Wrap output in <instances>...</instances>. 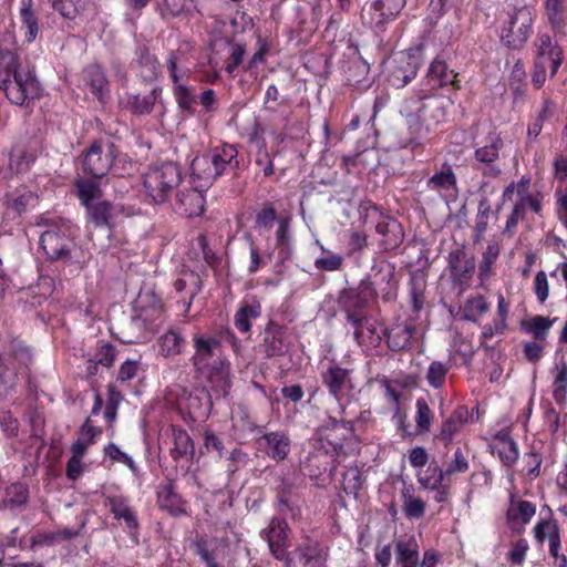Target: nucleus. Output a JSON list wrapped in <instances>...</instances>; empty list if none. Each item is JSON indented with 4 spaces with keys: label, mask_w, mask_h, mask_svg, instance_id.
<instances>
[{
    "label": "nucleus",
    "mask_w": 567,
    "mask_h": 567,
    "mask_svg": "<svg viewBox=\"0 0 567 567\" xmlns=\"http://www.w3.org/2000/svg\"><path fill=\"white\" fill-rule=\"evenodd\" d=\"M395 266L388 260L375 262L368 278L360 284L370 290L371 297H381L383 301L391 302L398 295V281L395 280Z\"/></svg>",
    "instance_id": "9"
},
{
    "label": "nucleus",
    "mask_w": 567,
    "mask_h": 567,
    "mask_svg": "<svg viewBox=\"0 0 567 567\" xmlns=\"http://www.w3.org/2000/svg\"><path fill=\"white\" fill-rule=\"evenodd\" d=\"M173 96L179 110L188 115L195 114L197 103L196 90L187 82L172 85Z\"/></svg>",
    "instance_id": "38"
},
{
    "label": "nucleus",
    "mask_w": 567,
    "mask_h": 567,
    "mask_svg": "<svg viewBox=\"0 0 567 567\" xmlns=\"http://www.w3.org/2000/svg\"><path fill=\"white\" fill-rule=\"evenodd\" d=\"M534 537L539 545H543L545 539H551L554 536H559L557 524L550 518H542L533 528Z\"/></svg>",
    "instance_id": "58"
},
{
    "label": "nucleus",
    "mask_w": 567,
    "mask_h": 567,
    "mask_svg": "<svg viewBox=\"0 0 567 567\" xmlns=\"http://www.w3.org/2000/svg\"><path fill=\"white\" fill-rule=\"evenodd\" d=\"M556 321V318L549 319L543 316H535L530 318L527 322H524V330L532 334L536 340H545L548 336L549 329L553 323Z\"/></svg>",
    "instance_id": "50"
},
{
    "label": "nucleus",
    "mask_w": 567,
    "mask_h": 567,
    "mask_svg": "<svg viewBox=\"0 0 567 567\" xmlns=\"http://www.w3.org/2000/svg\"><path fill=\"white\" fill-rule=\"evenodd\" d=\"M470 416L466 406H457L451 415L442 423L439 439L445 444H450L454 436L463 429Z\"/></svg>",
    "instance_id": "31"
},
{
    "label": "nucleus",
    "mask_w": 567,
    "mask_h": 567,
    "mask_svg": "<svg viewBox=\"0 0 567 567\" xmlns=\"http://www.w3.org/2000/svg\"><path fill=\"white\" fill-rule=\"evenodd\" d=\"M429 94L423 97V93L417 99L406 100L401 109L403 114L411 126L413 122L422 121L425 123L426 131L443 123L446 120V105L443 100L435 99Z\"/></svg>",
    "instance_id": "7"
},
{
    "label": "nucleus",
    "mask_w": 567,
    "mask_h": 567,
    "mask_svg": "<svg viewBox=\"0 0 567 567\" xmlns=\"http://www.w3.org/2000/svg\"><path fill=\"white\" fill-rule=\"evenodd\" d=\"M535 56L532 82L540 89L546 82L547 72L555 76L564 60L563 49L547 33H539L534 41Z\"/></svg>",
    "instance_id": "6"
},
{
    "label": "nucleus",
    "mask_w": 567,
    "mask_h": 567,
    "mask_svg": "<svg viewBox=\"0 0 567 567\" xmlns=\"http://www.w3.org/2000/svg\"><path fill=\"white\" fill-rule=\"evenodd\" d=\"M511 215L507 218L505 230L512 231L519 220L526 216L527 209L533 210L535 214L542 212V199L538 195H517Z\"/></svg>",
    "instance_id": "27"
},
{
    "label": "nucleus",
    "mask_w": 567,
    "mask_h": 567,
    "mask_svg": "<svg viewBox=\"0 0 567 567\" xmlns=\"http://www.w3.org/2000/svg\"><path fill=\"white\" fill-rule=\"evenodd\" d=\"M37 226L45 228L40 235V246L47 257L51 260L69 259L72 246L70 223L47 213L38 218Z\"/></svg>",
    "instance_id": "3"
},
{
    "label": "nucleus",
    "mask_w": 567,
    "mask_h": 567,
    "mask_svg": "<svg viewBox=\"0 0 567 567\" xmlns=\"http://www.w3.org/2000/svg\"><path fill=\"white\" fill-rule=\"evenodd\" d=\"M111 511L117 520H123L130 530L137 528L135 513L121 498L111 499Z\"/></svg>",
    "instance_id": "53"
},
{
    "label": "nucleus",
    "mask_w": 567,
    "mask_h": 567,
    "mask_svg": "<svg viewBox=\"0 0 567 567\" xmlns=\"http://www.w3.org/2000/svg\"><path fill=\"white\" fill-rule=\"evenodd\" d=\"M182 183V171L175 163H164L153 166L144 174L146 195L152 198L155 204L172 202V195L176 194Z\"/></svg>",
    "instance_id": "5"
},
{
    "label": "nucleus",
    "mask_w": 567,
    "mask_h": 567,
    "mask_svg": "<svg viewBox=\"0 0 567 567\" xmlns=\"http://www.w3.org/2000/svg\"><path fill=\"white\" fill-rule=\"evenodd\" d=\"M238 167V152L230 144H224L197 155L190 164V177L194 186L187 187L182 183L176 190L174 202H169L172 208L187 218L200 216L206 204L204 192L213 185L217 177L235 172Z\"/></svg>",
    "instance_id": "1"
},
{
    "label": "nucleus",
    "mask_w": 567,
    "mask_h": 567,
    "mask_svg": "<svg viewBox=\"0 0 567 567\" xmlns=\"http://www.w3.org/2000/svg\"><path fill=\"white\" fill-rule=\"evenodd\" d=\"M206 374L209 383L220 394L226 395L231 386L230 362L224 355H218L213 360L208 368L203 372Z\"/></svg>",
    "instance_id": "23"
},
{
    "label": "nucleus",
    "mask_w": 567,
    "mask_h": 567,
    "mask_svg": "<svg viewBox=\"0 0 567 567\" xmlns=\"http://www.w3.org/2000/svg\"><path fill=\"white\" fill-rule=\"evenodd\" d=\"M184 338L175 330H169L158 338V353L165 358L176 357L182 352Z\"/></svg>",
    "instance_id": "46"
},
{
    "label": "nucleus",
    "mask_w": 567,
    "mask_h": 567,
    "mask_svg": "<svg viewBox=\"0 0 567 567\" xmlns=\"http://www.w3.org/2000/svg\"><path fill=\"white\" fill-rule=\"evenodd\" d=\"M18 383V369L11 358L0 355V400L7 399Z\"/></svg>",
    "instance_id": "35"
},
{
    "label": "nucleus",
    "mask_w": 567,
    "mask_h": 567,
    "mask_svg": "<svg viewBox=\"0 0 567 567\" xmlns=\"http://www.w3.org/2000/svg\"><path fill=\"white\" fill-rule=\"evenodd\" d=\"M19 17L25 42L32 43L40 32L39 19L32 0H21Z\"/></svg>",
    "instance_id": "33"
},
{
    "label": "nucleus",
    "mask_w": 567,
    "mask_h": 567,
    "mask_svg": "<svg viewBox=\"0 0 567 567\" xmlns=\"http://www.w3.org/2000/svg\"><path fill=\"white\" fill-rule=\"evenodd\" d=\"M530 178L526 175L522 176L517 183H511L505 187L503 192V200L513 202L514 196L516 195H532L529 193Z\"/></svg>",
    "instance_id": "62"
},
{
    "label": "nucleus",
    "mask_w": 567,
    "mask_h": 567,
    "mask_svg": "<svg viewBox=\"0 0 567 567\" xmlns=\"http://www.w3.org/2000/svg\"><path fill=\"white\" fill-rule=\"evenodd\" d=\"M449 370V365L441 361L431 362L425 375L429 385L433 389L442 388L445 383Z\"/></svg>",
    "instance_id": "54"
},
{
    "label": "nucleus",
    "mask_w": 567,
    "mask_h": 567,
    "mask_svg": "<svg viewBox=\"0 0 567 567\" xmlns=\"http://www.w3.org/2000/svg\"><path fill=\"white\" fill-rule=\"evenodd\" d=\"M499 255V248L496 244H489L483 254L482 261L480 265V278L483 281L489 276L492 265L495 262Z\"/></svg>",
    "instance_id": "63"
},
{
    "label": "nucleus",
    "mask_w": 567,
    "mask_h": 567,
    "mask_svg": "<svg viewBox=\"0 0 567 567\" xmlns=\"http://www.w3.org/2000/svg\"><path fill=\"white\" fill-rule=\"evenodd\" d=\"M536 514V506L527 501L511 498L506 511V524L515 533H523Z\"/></svg>",
    "instance_id": "20"
},
{
    "label": "nucleus",
    "mask_w": 567,
    "mask_h": 567,
    "mask_svg": "<svg viewBox=\"0 0 567 567\" xmlns=\"http://www.w3.org/2000/svg\"><path fill=\"white\" fill-rule=\"evenodd\" d=\"M261 316V303L256 297L240 302L238 310L234 316V324L241 333H247L251 329V321Z\"/></svg>",
    "instance_id": "30"
},
{
    "label": "nucleus",
    "mask_w": 567,
    "mask_h": 567,
    "mask_svg": "<svg viewBox=\"0 0 567 567\" xmlns=\"http://www.w3.org/2000/svg\"><path fill=\"white\" fill-rule=\"evenodd\" d=\"M351 373V369L342 368L332 362L321 374L322 384L338 402L342 399L344 392L353 386Z\"/></svg>",
    "instance_id": "18"
},
{
    "label": "nucleus",
    "mask_w": 567,
    "mask_h": 567,
    "mask_svg": "<svg viewBox=\"0 0 567 567\" xmlns=\"http://www.w3.org/2000/svg\"><path fill=\"white\" fill-rule=\"evenodd\" d=\"M259 449L276 462L284 461L290 452V440L285 432H268L261 435L257 441Z\"/></svg>",
    "instance_id": "21"
},
{
    "label": "nucleus",
    "mask_w": 567,
    "mask_h": 567,
    "mask_svg": "<svg viewBox=\"0 0 567 567\" xmlns=\"http://www.w3.org/2000/svg\"><path fill=\"white\" fill-rule=\"evenodd\" d=\"M104 455L113 463H122L126 465L133 473L137 470L133 458L125 452L121 451V449L114 443H109L104 446Z\"/></svg>",
    "instance_id": "60"
},
{
    "label": "nucleus",
    "mask_w": 567,
    "mask_h": 567,
    "mask_svg": "<svg viewBox=\"0 0 567 567\" xmlns=\"http://www.w3.org/2000/svg\"><path fill=\"white\" fill-rule=\"evenodd\" d=\"M489 310V305L483 296H477L474 298H470L465 303V318L467 320L476 321L478 316L487 312Z\"/></svg>",
    "instance_id": "61"
},
{
    "label": "nucleus",
    "mask_w": 567,
    "mask_h": 567,
    "mask_svg": "<svg viewBox=\"0 0 567 567\" xmlns=\"http://www.w3.org/2000/svg\"><path fill=\"white\" fill-rule=\"evenodd\" d=\"M353 426L349 421H339L329 416L328 420L318 430V437L315 440L318 444H326L327 449L337 456L343 450L346 441L353 437Z\"/></svg>",
    "instance_id": "13"
},
{
    "label": "nucleus",
    "mask_w": 567,
    "mask_h": 567,
    "mask_svg": "<svg viewBox=\"0 0 567 567\" xmlns=\"http://www.w3.org/2000/svg\"><path fill=\"white\" fill-rule=\"evenodd\" d=\"M76 535L75 532L70 529L54 530V532H43L37 533L31 538L32 547L37 546H53L63 540L70 539Z\"/></svg>",
    "instance_id": "49"
},
{
    "label": "nucleus",
    "mask_w": 567,
    "mask_h": 567,
    "mask_svg": "<svg viewBox=\"0 0 567 567\" xmlns=\"http://www.w3.org/2000/svg\"><path fill=\"white\" fill-rule=\"evenodd\" d=\"M287 342L285 340L282 328L269 321L264 331V348L268 358L282 355L287 351Z\"/></svg>",
    "instance_id": "32"
},
{
    "label": "nucleus",
    "mask_w": 567,
    "mask_h": 567,
    "mask_svg": "<svg viewBox=\"0 0 567 567\" xmlns=\"http://www.w3.org/2000/svg\"><path fill=\"white\" fill-rule=\"evenodd\" d=\"M405 4L406 0H374L371 9L375 13L371 18V23L377 30L383 31L386 23L399 17Z\"/></svg>",
    "instance_id": "25"
},
{
    "label": "nucleus",
    "mask_w": 567,
    "mask_h": 567,
    "mask_svg": "<svg viewBox=\"0 0 567 567\" xmlns=\"http://www.w3.org/2000/svg\"><path fill=\"white\" fill-rule=\"evenodd\" d=\"M0 90L12 104L23 105L40 95V83L30 71L20 68L14 52L0 51Z\"/></svg>",
    "instance_id": "2"
},
{
    "label": "nucleus",
    "mask_w": 567,
    "mask_h": 567,
    "mask_svg": "<svg viewBox=\"0 0 567 567\" xmlns=\"http://www.w3.org/2000/svg\"><path fill=\"white\" fill-rule=\"evenodd\" d=\"M116 358V349L109 342H101L96 348V352L92 359L97 360L104 368H111Z\"/></svg>",
    "instance_id": "64"
},
{
    "label": "nucleus",
    "mask_w": 567,
    "mask_h": 567,
    "mask_svg": "<svg viewBox=\"0 0 567 567\" xmlns=\"http://www.w3.org/2000/svg\"><path fill=\"white\" fill-rule=\"evenodd\" d=\"M535 16L528 6L505 11L499 18V39L508 49L522 50L533 33Z\"/></svg>",
    "instance_id": "4"
},
{
    "label": "nucleus",
    "mask_w": 567,
    "mask_h": 567,
    "mask_svg": "<svg viewBox=\"0 0 567 567\" xmlns=\"http://www.w3.org/2000/svg\"><path fill=\"white\" fill-rule=\"evenodd\" d=\"M456 74L453 70H450L447 64L439 59H435L429 66L426 73V85L422 89L423 97H427L429 94L439 87L445 85H453L455 83Z\"/></svg>",
    "instance_id": "24"
},
{
    "label": "nucleus",
    "mask_w": 567,
    "mask_h": 567,
    "mask_svg": "<svg viewBox=\"0 0 567 567\" xmlns=\"http://www.w3.org/2000/svg\"><path fill=\"white\" fill-rule=\"evenodd\" d=\"M415 423L420 432H429L433 420V412L427 402L423 398H419L415 402Z\"/></svg>",
    "instance_id": "55"
},
{
    "label": "nucleus",
    "mask_w": 567,
    "mask_h": 567,
    "mask_svg": "<svg viewBox=\"0 0 567 567\" xmlns=\"http://www.w3.org/2000/svg\"><path fill=\"white\" fill-rule=\"evenodd\" d=\"M89 217L95 226L113 227L120 209L109 202H99L86 208Z\"/></svg>",
    "instance_id": "36"
},
{
    "label": "nucleus",
    "mask_w": 567,
    "mask_h": 567,
    "mask_svg": "<svg viewBox=\"0 0 567 567\" xmlns=\"http://www.w3.org/2000/svg\"><path fill=\"white\" fill-rule=\"evenodd\" d=\"M426 188L444 197L457 189V177L453 166L447 161L426 181Z\"/></svg>",
    "instance_id": "22"
},
{
    "label": "nucleus",
    "mask_w": 567,
    "mask_h": 567,
    "mask_svg": "<svg viewBox=\"0 0 567 567\" xmlns=\"http://www.w3.org/2000/svg\"><path fill=\"white\" fill-rule=\"evenodd\" d=\"M553 375V396L563 401L567 394V362L564 358L557 360L550 369Z\"/></svg>",
    "instance_id": "44"
},
{
    "label": "nucleus",
    "mask_w": 567,
    "mask_h": 567,
    "mask_svg": "<svg viewBox=\"0 0 567 567\" xmlns=\"http://www.w3.org/2000/svg\"><path fill=\"white\" fill-rule=\"evenodd\" d=\"M362 483V475L358 467H350L342 475V488L348 496H358Z\"/></svg>",
    "instance_id": "57"
},
{
    "label": "nucleus",
    "mask_w": 567,
    "mask_h": 567,
    "mask_svg": "<svg viewBox=\"0 0 567 567\" xmlns=\"http://www.w3.org/2000/svg\"><path fill=\"white\" fill-rule=\"evenodd\" d=\"M491 214V206L487 199H482L478 204V209L475 218L474 226V240L478 243L483 239L484 234L487 229V220Z\"/></svg>",
    "instance_id": "59"
},
{
    "label": "nucleus",
    "mask_w": 567,
    "mask_h": 567,
    "mask_svg": "<svg viewBox=\"0 0 567 567\" xmlns=\"http://www.w3.org/2000/svg\"><path fill=\"white\" fill-rule=\"evenodd\" d=\"M374 300L370 290L361 284L355 288L344 289L338 299V305L346 320V327L358 322L361 318L369 316L368 305Z\"/></svg>",
    "instance_id": "12"
},
{
    "label": "nucleus",
    "mask_w": 567,
    "mask_h": 567,
    "mask_svg": "<svg viewBox=\"0 0 567 567\" xmlns=\"http://www.w3.org/2000/svg\"><path fill=\"white\" fill-rule=\"evenodd\" d=\"M79 198L86 208L93 205V200L101 197V189L93 179H79L76 182Z\"/></svg>",
    "instance_id": "52"
},
{
    "label": "nucleus",
    "mask_w": 567,
    "mask_h": 567,
    "mask_svg": "<svg viewBox=\"0 0 567 567\" xmlns=\"http://www.w3.org/2000/svg\"><path fill=\"white\" fill-rule=\"evenodd\" d=\"M415 332L412 322H402L394 324L388 333L386 342L392 351H400L409 347L410 340Z\"/></svg>",
    "instance_id": "37"
},
{
    "label": "nucleus",
    "mask_w": 567,
    "mask_h": 567,
    "mask_svg": "<svg viewBox=\"0 0 567 567\" xmlns=\"http://www.w3.org/2000/svg\"><path fill=\"white\" fill-rule=\"evenodd\" d=\"M169 435L173 440V447L169 450V455L176 462L179 460H189L194 456L195 445L187 431L181 426L172 425L169 427Z\"/></svg>",
    "instance_id": "29"
},
{
    "label": "nucleus",
    "mask_w": 567,
    "mask_h": 567,
    "mask_svg": "<svg viewBox=\"0 0 567 567\" xmlns=\"http://www.w3.org/2000/svg\"><path fill=\"white\" fill-rule=\"evenodd\" d=\"M395 564L398 567H436L441 560L435 549H426L420 560V548L415 537L394 542Z\"/></svg>",
    "instance_id": "11"
},
{
    "label": "nucleus",
    "mask_w": 567,
    "mask_h": 567,
    "mask_svg": "<svg viewBox=\"0 0 567 567\" xmlns=\"http://www.w3.org/2000/svg\"><path fill=\"white\" fill-rule=\"evenodd\" d=\"M348 327L352 329L355 342L364 351H371L381 344V332L378 329L377 321L370 315Z\"/></svg>",
    "instance_id": "19"
},
{
    "label": "nucleus",
    "mask_w": 567,
    "mask_h": 567,
    "mask_svg": "<svg viewBox=\"0 0 567 567\" xmlns=\"http://www.w3.org/2000/svg\"><path fill=\"white\" fill-rule=\"evenodd\" d=\"M476 267L475 257L468 255L462 247L449 254V270L454 285L463 291L470 284Z\"/></svg>",
    "instance_id": "16"
},
{
    "label": "nucleus",
    "mask_w": 567,
    "mask_h": 567,
    "mask_svg": "<svg viewBox=\"0 0 567 567\" xmlns=\"http://www.w3.org/2000/svg\"><path fill=\"white\" fill-rule=\"evenodd\" d=\"M193 0H156V11L162 19H171L189 11Z\"/></svg>",
    "instance_id": "48"
},
{
    "label": "nucleus",
    "mask_w": 567,
    "mask_h": 567,
    "mask_svg": "<svg viewBox=\"0 0 567 567\" xmlns=\"http://www.w3.org/2000/svg\"><path fill=\"white\" fill-rule=\"evenodd\" d=\"M117 147L109 141H95L84 152L82 167L84 173L94 178L105 176L113 166Z\"/></svg>",
    "instance_id": "10"
},
{
    "label": "nucleus",
    "mask_w": 567,
    "mask_h": 567,
    "mask_svg": "<svg viewBox=\"0 0 567 567\" xmlns=\"http://www.w3.org/2000/svg\"><path fill=\"white\" fill-rule=\"evenodd\" d=\"M164 309L161 299L151 289L141 290L133 303V316L131 326L136 332H143L152 329L163 319Z\"/></svg>",
    "instance_id": "8"
},
{
    "label": "nucleus",
    "mask_w": 567,
    "mask_h": 567,
    "mask_svg": "<svg viewBox=\"0 0 567 567\" xmlns=\"http://www.w3.org/2000/svg\"><path fill=\"white\" fill-rule=\"evenodd\" d=\"M493 450L505 465H512L518 458L517 444L507 433L496 435V444L493 446Z\"/></svg>",
    "instance_id": "42"
},
{
    "label": "nucleus",
    "mask_w": 567,
    "mask_h": 567,
    "mask_svg": "<svg viewBox=\"0 0 567 567\" xmlns=\"http://www.w3.org/2000/svg\"><path fill=\"white\" fill-rule=\"evenodd\" d=\"M37 200L35 194L25 188L16 189L6 195L7 208L13 210L19 216L25 213L29 207L34 206Z\"/></svg>",
    "instance_id": "40"
},
{
    "label": "nucleus",
    "mask_w": 567,
    "mask_h": 567,
    "mask_svg": "<svg viewBox=\"0 0 567 567\" xmlns=\"http://www.w3.org/2000/svg\"><path fill=\"white\" fill-rule=\"evenodd\" d=\"M37 152L33 148L16 147L10 156L9 168L17 174L24 173L35 161Z\"/></svg>",
    "instance_id": "47"
},
{
    "label": "nucleus",
    "mask_w": 567,
    "mask_h": 567,
    "mask_svg": "<svg viewBox=\"0 0 567 567\" xmlns=\"http://www.w3.org/2000/svg\"><path fill=\"white\" fill-rule=\"evenodd\" d=\"M183 53L181 51L172 50L166 56V68L173 85L187 82L188 76L192 74L190 69L182 63Z\"/></svg>",
    "instance_id": "43"
},
{
    "label": "nucleus",
    "mask_w": 567,
    "mask_h": 567,
    "mask_svg": "<svg viewBox=\"0 0 567 567\" xmlns=\"http://www.w3.org/2000/svg\"><path fill=\"white\" fill-rule=\"evenodd\" d=\"M503 147V138L498 133L493 132L488 135L486 143L475 150V162L485 176L495 178L501 175L502 169L496 165V162Z\"/></svg>",
    "instance_id": "14"
},
{
    "label": "nucleus",
    "mask_w": 567,
    "mask_h": 567,
    "mask_svg": "<svg viewBox=\"0 0 567 567\" xmlns=\"http://www.w3.org/2000/svg\"><path fill=\"white\" fill-rule=\"evenodd\" d=\"M136 63L138 65V75L146 82H152L158 74V61L154 54L145 47L136 50Z\"/></svg>",
    "instance_id": "39"
},
{
    "label": "nucleus",
    "mask_w": 567,
    "mask_h": 567,
    "mask_svg": "<svg viewBox=\"0 0 567 567\" xmlns=\"http://www.w3.org/2000/svg\"><path fill=\"white\" fill-rule=\"evenodd\" d=\"M265 533L272 555L277 559L285 558L286 549L288 547V526L286 522L272 519Z\"/></svg>",
    "instance_id": "28"
},
{
    "label": "nucleus",
    "mask_w": 567,
    "mask_h": 567,
    "mask_svg": "<svg viewBox=\"0 0 567 567\" xmlns=\"http://www.w3.org/2000/svg\"><path fill=\"white\" fill-rule=\"evenodd\" d=\"M193 347L195 352L192 357V363L198 372H204L213 360L223 355L220 341L213 337L196 334L193 338Z\"/></svg>",
    "instance_id": "17"
},
{
    "label": "nucleus",
    "mask_w": 567,
    "mask_h": 567,
    "mask_svg": "<svg viewBox=\"0 0 567 567\" xmlns=\"http://www.w3.org/2000/svg\"><path fill=\"white\" fill-rule=\"evenodd\" d=\"M162 92L159 87H154L150 93L141 95H134L130 101L128 105L135 114H147L151 113L158 94Z\"/></svg>",
    "instance_id": "51"
},
{
    "label": "nucleus",
    "mask_w": 567,
    "mask_h": 567,
    "mask_svg": "<svg viewBox=\"0 0 567 567\" xmlns=\"http://www.w3.org/2000/svg\"><path fill=\"white\" fill-rule=\"evenodd\" d=\"M375 231L382 237L380 245L386 251L395 250L403 243V227L394 218L382 217L375 225Z\"/></svg>",
    "instance_id": "26"
},
{
    "label": "nucleus",
    "mask_w": 567,
    "mask_h": 567,
    "mask_svg": "<svg viewBox=\"0 0 567 567\" xmlns=\"http://www.w3.org/2000/svg\"><path fill=\"white\" fill-rule=\"evenodd\" d=\"M410 300L412 309L420 312L424 305L425 280L423 277L412 276L410 279Z\"/></svg>",
    "instance_id": "56"
},
{
    "label": "nucleus",
    "mask_w": 567,
    "mask_h": 567,
    "mask_svg": "<svg viewBox=\"0 0 567 567\" xmlns=\"http://www.w3.org/2000/svg\"><path fill=\"white\" fill-rule=\"evenodd\" d=\"M337 455L327 449L326 444L313 443L312 451L301 461L300 468L310 478H318L327 472L336 470Z\"/></svg>",
    "instance_id": "15"
},
{
    "label": "nucleus",
    "mask_w": 567,
    "mask_h": 567,
    "mask_svg": "<svg viewBox=\"0 0 567 567\" xmlns=\"http://www.w3.org/2000/svg\"><path fill=\"white\" fill-rule=\"evenodd\" d=\"M295 555L305 567H327L328 554L317 542L307 540L296 549Z\"/></svg>",
    "instance_id": "34"
},
{
    "label": "nucleus",
    "mask_w": 567,
    "mask_h": 567,
    "mask_svg": "<svg viewBox=\"0 0 567 567\" xmlns=\"http://www.w3.org/2000/svg\"><path fill=\"white\" fill-rule=\"evenodd\" d=\"M417 69L416 60L409 58L391 71L389 81L398 89L404 87L416 76Z\"/></svg>",
    "instance_id": "41"
},
{
    "label": "nucleus",
    "mask_w": 567,
    "mask_h": 567,
    "mask_svg": "<svg viewBox=\"0 0 567 567\" xmlns=\"http://www.w3.org/2000/svg\"><path fill=\"white\" fill-rule=\"evenodd\" d=\"M545 13L554 32H560L567 22V10L564 0H545Z\"/></svg>",
    "instance_id": "45"
}]
</instances>
